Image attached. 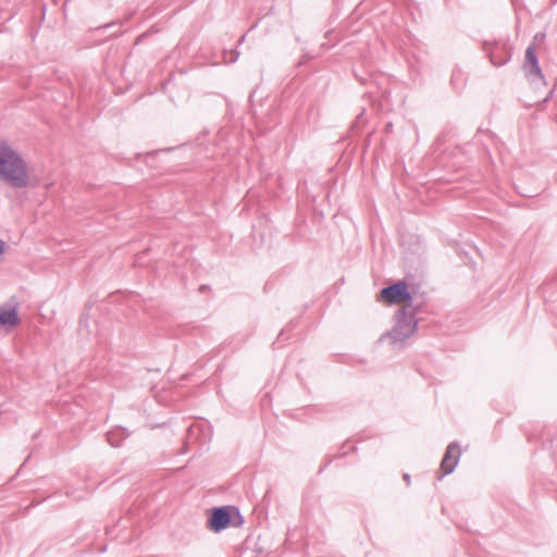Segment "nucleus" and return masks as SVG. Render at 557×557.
I'll return each instance as SVG.
<instances>
[{"instance_id": "obj_5", "label": "nucleus", "mask_w": 557, "mask_h": 557, "mask_svg": "<svg viewBox=\"0 0 557 557\" xmlns=\"http://www.w3.org/2000/svg\"><path fill=\"white\" fill-rule=\"evenodd\" d=\"M459 458H460V447L457 443H450L447 448H446V451L444 454V457L442 459V462H441V474L438 476V479H442L444 475L446 474H450L458 461H459Z\"/></svg>"}, {"instance_id": "obj_3", "label": "nucleus", "mask_w": 557, "mask_h": 557, "mask_svg": "<svg viewBox=\"0 0 557 557\" xmlns=\"http://www.w3.org/2000/svg\"><path fill=\"white\" fill-rule=\"evenodd\" d=\"M381 298L388 304H407L411 301V295L408 292V285L404 281H399L381 290ZM407 308L409 307L406 305Z\"/></svg>"}, {"instance_id": "obj_9", "label": "nucleus", "mask_w": 557, "mask_h": 557, "mask_svg": "<svg viewBox=\"0 0 557 557\" xmlns=\"http://www.w3.org/2000/svg\"><path fill=\"white\" fill-rule=\"evenodd\" d=\"M113 436H114V433L109 432V433L107 434V440H108V442H109V444H110V445H112V446H117V445H119V443H117L116 441H113Z\"/></svg>"}, {"instance_id": "obj_10", "label": "nucleus", "mask_w": 557, "mask_h": 557, "mask_svg": "<svg viewBox=\"0 0 557 557\" xmlns=\"http://www.w3.org/2000/svg\"><path fill=\"white\" fill-rule=\"evenodd\" d=\"M233 509L236 511V516H237V519H238V521L235 524L236 525L242 524L243 523V518H242L239 511L236 508H233Z\"/></svg>"}, {"instance_id": "obj_7", "label": "nucleus", "mask_w": 557, "mask_h": 557, "mask_svg": "<svg viewBox=\"0 0 557 557\" xmlns=\"http://www.w3.org/2000/svg\"><path fill=\"white\" fill-rule=\"evenodd\" d=\"M20 324L16 305L12 308L0 307V326L12 330Z\"/></svg>"}, {"instance_id": "obj_4", "label": "nucleus", "mask_w": 557, "mask_h": 557, "mask_svg": "<svg viewBox=\"0 0 557 557\" xmlns=\"http://www.w3.org/2000/svg\"><path fill=\"white\" fill-rule=\"evenodd\" d=\"M523 72L525 77L531 83L543 82L544 76L539 65V60L535 54V46L530 45L525 50V61L523 63Z\"/></svg>"}, {"instance_id": "obj_12", "label": "nucleus", "mask_w": 557, "mask_h": 557, "mask_svg": "<svg viewBox=\"0 0 557 557\" xmlns=\"http://www.w3.org/2000/svg\"><path fill=\"white\" fill-rule=\"evenodd\" d=\"M3 249H4V243L2 240H0V253L3 252Z\"/></svg>"}, {"instance_id": "obj_2", "label": "nucleus", "mask_w": 557, "mask_h": 557, "mask_svg": "<svg viewBox=\"0 0 557 557\" xmlns=\"http://www.w3.org/2000/svg\"><path fill=\"white\" fill-rule=\"evenodd\" d=\"M417 327V320L413 319V311H408L405 306L398 313L396 325L389 333L393 343H403L410 337Z\"/></svg>"}, {"instance_id": "obj_6", "label": "nucleus", "mask_w": 557, "mask_h": 557, "mask_svg": "<svg viewBox=\"0 0 557 557\" xmlns=\"http://www.w3.org/2000/svg\"><path fill=\"white\" fill-rule=\"evenodd\" d=\"M231 519L228 507L214 508L209 519V528L214 532H220L228 527Z\"/></svg>"}, {"instance_id": "obj_8", "label": "nucleus", "mask_w": 557, "mask_h": 557, "mask_svg": "<svg viewBox=\"0 0 557 557\" xmlns=\"http://www.w3.org/2000/svg\"><path fill=\"white\" fill-rule=\"evenodd\" d=\"M490 58H491V62L494 65L502 66L508 62V60L510 59V53L505 50L502 52L494 51L491 53Z\"/></svg>"}, {"instance_id": "obj_11", "label": "nucleus", "mask_w": 557, "mask_h": 557, "mask_svg": "<svg viewBox=\"0 0 557 557\" xmlns=\"http://www.w3.org/2000/svg\"><path fill=\"white\" fill-rule=\"evenodd\" d=\"M404 480L406 481L407 485L410 484V475L409 474H404Z\"/></svg>"}, {"instance_id": "obj_1", "label": "nucleus", "mask_w": 557, "mask_h": 557, "mask_svg": "<svg viewBox=\"0 0 557 557\" xmlns=\"http://www.w3.org/2000/svg\"><path fill=\"white\" fill-rule=\"evenodd\" d=\"M0 178L15 188L28 185V173L23 159L7 144L0 145Z\"/></svg>"}]
</instances>
